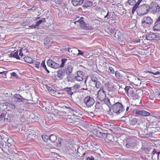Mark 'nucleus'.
Segmentation results:
<instances>
[{
    "instance_id": "a19ab883",
    "label": "nucleus",
    "mask_w": 160,
    "mask_h": 160,
    "mask_svg": "<svg viewBox=\"0 0 160 160\" xmlns=\"http://www.w3.org/2000/svg\"><path fill=\"white\" fill-rule=\"evenodd\" d=\"M43 140L46 142H48L49 140V137L45 135H42V136Z\"/></svg>"
},
{
    "instance_id": "864d4df0",
    "label": "nucleus",
    "mask_w": 160,
    "mask_h": 160,
    "mask_svg": "<svg viewBox=\"0 0 160 160\" xmlns=\"http://www.w3.org/2000/svg\"><path fill=\"white\" fill-rule=\"evenodd\" d=\"M9 113H7V116L5 118L4 120V121H6L7 122H10V118H8Z\"/></svg>"
},
{
    "instance_id": "37998d69",
    "label": "nucleus",
    "mask_w": 160,
    "mask_h": 160,
    "mask_svg": "<svg viewBox=\"0 0 160 160\" xmlns=\"http://www.w3.org/2000/svg\"><path fill=\"white\" fill-rule=\"evenodd\" d=\"M131 96L133 97V99H138L139 98H140L138 94L135 93V92H134Z\"/></svg>"
},
{
    "instance_id": "5701e85b",
    "label": "nucleus",
    "mask_w": 160,
    "mask_h": 160,
    "mask_svg": "<svg viewBox=\"0 0 160 160\" xmlns=\"http://www.w3.org/2000/svg\"><path fill=\"white\" fill-rule=\"evenodd\" d=\"M92 5V2L90 1H85L84 4L82 5V7L83 8H87L91 6Z\"/></svg>"
},
{
    "instance_id": "e2e57ef3",
    "label": "nucleus",
    "mask_w": 160,
    "mask_h": 160,
    "mask_svg": "<svg viewBox=\"0 0 160 160\" xmlns=\"http://www.w3.org/2000/svg\"><path fill=\"white\" fill-rule=\"evenodd\" d=\"M122 72L124 74V77L125 78H127V75H128L129 73L128 72H124L122 71Z\"/></svg>"
},
{
    "instance_id": "412c9836",
    "label": "nucleus",
    "mask_w": 160,
    "mask_h": 160,
    "mask_svg": "<svg viewBox=\"0 0 160 160\" xmlns=\"http://www.w3.org/2000/svg\"><path fill=\"white\" fill-rule=\"evenodd\" d=\"M68 60L66 58H62L61 60V64H59V68H63L65 67L67 65L66 64V63H67Z\"/></svg>"
},
{
    "instance_id": "aec40b11",
    "label": "nucleus",
    "mask_w": 160,
    "mask_h": 160,
    "mask_svg": "<svg viewBox=\"0 0 160 160\" xmlns=\"http://www.w3.org/2000/svg\"><path fill=\"white\" fill-rule=\"evenodd\" d=\"M84 0H72V4L75 6H78L82 4Z\"/></svg>"
},
{
    "instance_id": "bb28decb",
    "label": "nucleus",
    "mask_w": 160,
    "mask_h": 160,
    "mask_svg": "<svg viewBox=\"0 0 160 160\" xmlns=\"http://www.w3.org/2000/svg\"><path fill=\"white\" fill-rule=\"evenodd\" d=\"M51 40L48 38H45L44 40V44L47 46H48L51 45Z\"/></svg>"
},
{
    "instance_id": "13d9d810",
    "label": "nucleus",
    "mask_w": 160,
    "mask_h": 160,
    "mask_svg": "<svg viewBox=\"0 0 160 160\" xmlns=\"http://www.w3.org/2000/svg\"><path fill=\"white\" fill-rule=\"evenodd\" d=\"M135 1V5L138 6L140 4V2L143 0H134Z\"/></svg>"
},
{
    "instance_id": "5fc2aeb1",
    "label": "nucleus",
    "mask_w": 160,
    "mask_h": 160,
    "mask_svg": "<svg viewBox=\"0 0 160 160\" xmlns=\"http://www.w3.org/2000/svg\"><path fill=\"white\" fill-rule=\"evenodd\" d=\"M138 6L135 5L133 7L132 9V13H133L136 9H138Z\"/></svg>"
},
{
    "instance_id": "69168bd1",
    "label": "nucleus",
    "mask_w": 160,
    "mask_h": 160,
    "mask_svg": "<svg viewBox=\"0 0 160 160\" xmlns=\"http://www.w3.org/2000/svg\"><path fill=\"white\" fill-rule=\"evenodd\" d=\"M110 33L112 34H113L115 33V29L114 28H111L109 30Z\"/></svg>"
},
{
    "instance_id": "4c0bfd02",
    "label": "nucleus",
    "mask_w": 160,
    "mask_h": 160,
    "mask_svg": "<svg viewBox=\"0 0 160 160\" xmlns=\"http://www.w3.org/2000/svg\"><path fill=\"white\" fill-rule=\"evenodd\" d=\"M41 65L43 67V68L46 70V71L48 73H50V71H49V70L47 68L45 64V62L44 61H42Z\"/></svg>"
},
{
    "instance_id": "393cba45",
    "label": "nucleus",
    "mask_w": 160,
    "mask_h": 160,
    "mask_svg": "<svg viewBox=\"0 0 160 160\" xmlns=\"http://www.w3.org/2000/svg\"><path fill=\"white\" fill-rule=\"evenodd\" d=\"M137 119L135 118H132L130 120L129 124L132 126H134L138 122Z\"/></svg>"
},
{
    "instance_id": "6e6d98bb",
    "label": "nucleus",
    "mask_w": 160,
    "mask_h": 160,
    "mask_svg": "<svg viewBox=\"0 0 160 160\" xmlns=\"http://www.w3.org/2000/svg\"><path fill=\"white\" fill-rule=\"evenodd\" d=\"M42 22V21L41 19L37 21L36 22V26H37V28L39 26V25Z\"/></svg>"
},
{
    "instance_id": "49530a36",
    "label": "nucleus",
    "mask_w": 160,
    "mask_h": 160,
    "mask_svg": "<svg viewBox=\"0 0 160 160\" xmlns=\"http://www.w3.org/2000/svg\"><path fill=\"white\" fill-rule=\"evenodd\" d=\"M160 153V152H158V153L157 154H155L152 155V158H154L155 159H159V155Z\"/></svg>"
},
{
    "instance_id": "4468645a",
    "label": "nucleus",
    "mask_w": 160,
    "mask_h": 160,
    "mask_svg": "<svg viewBox=\"0 0 160 160\" xmlns=\"http://www.w3.org/2000/svg\"><path fill=\"white\" fill-rule=\"evenodd\" d=\"M152 23L153 20L150 17H144L142 19L141 23L142 24L146 23L148 24H151Z\"/></svg>"
},
{
    "instance_id": "9b49d317",
    "label": "nucleus",
    "mask_w": 160,
    "mask_h": 160,
    "mask_svg": "<svg viewBox=\"0 0 160 160\" xmlns=\"http://www.w3.org/2000/svg\"><path fill=\"white\" fill-rule=\"evenodd\" d=\"M152 30L154 32L160 31V16L158 18L154 23Z\"/></svg>"
},
{
    "instance_id": "603ef678",
    "label": "nucleus",
    "mask_w": 160,
    "mask_h": 160,
    "mask_svg": "<svg viewBox=\"0 0 160 160\" xmlns=\"http://www.w3.org/2000/svg\"><path fill=\"white\" fill-rule=\"evenodd\" d=\"M83 18L81 17L80 19L78 21H76L74 23L75 24H76L77 23L79 22V23L81 24V22H84L83 21Z\"/></svg>"
},
{
    "instance_id": "3c124183",
    "label": "nucleus",
    "mask_w": 160,
    "mask_h": 160,
    "mask_svg": "<svg viewBox=\"0 0 160 160\" xmlns=\"http://www.w3.org/2000/svg\"><path fill=\"white\" fill-rule=\"evenodd\" d=\"M33 62H34L33 63H35L34 67L38 68H39L40 65L39 62L35 60H34Z\"/></svg>"
},
{
    "instance_id": "7ed1b4c3",
    "label": "nucleus",
    "mask_w": 160,
    "mask_h": 160,
    "mask_svg": "<svg viewBox=\"0 0 160 160\" xmlns=\"http://www.w3.org/2000/svg\"><path fill=\"white\" fill-rule=\"evenodd\" d=\"M112 108L113 112L118 114L122 112L125 110L123 106L119 102H117L113 104Z\"/></svg>"
},
{
    "instance_id": "f03ea898",
    "label": "nucleus",
    "mask_w": 160,
    "mask_h": 160,
    "mask_svg": "<svg viewBox=\"0 0 160 160\" xmlns=\"http://www.w3.org/2000/svg\"><path fill=\"white\" fill-rule=\"evenodd\" d=\"M74 69L73 67L71 64H68L63 68H61L57 72V76L59 78H62L65 74L72 73Z\"/></svg>"
},
{
    "instance_id": "39448f33",
    "label": "nucleus",
    "mask_w": 160,
    "mask_h": 160,
    "mask_svg": "<svg viewBox=\"0 0 160 160\" xmlns=\"http://www.w3.org/2000/svg\"><path fill=\"white\" fill-rule=\"evenodd\" d=\"M84 102L88 108H90L95 103V101L92 98L88 96L84 98Z\"/></svg>"
},
{
    "instance_id": "ea45409f",
    "label": "nucleus",
    "mask_w": 160,
    "mask_h": 160,
    "mask_svg": "<svg viewBox=\"0 0 160 160\" xmlns=\"http://www.w3.org/2000/svg\"><path fill=\"white\" fill-rule=\"evenodd\" d=\"M105 103L107 104L109 107H111L112 105V103H111L110 101V99L108 98L105 99L104 100Z\"/></svg>"
},
{
    "instance_id": "cd10ccee",
    "label": "nucleus",
    "mask_w": 160,
    "mask_h": 160,
    "mask_svg": "<svg viewBox=\"0 0 160 160\" xmlns=\"http://www.w3.org/2000/svg\"><path fill=\"white\" fill-rule=\"evenodd\" d=\"M24 59L25 62L30 63H33L34 60H32L31 58L28 57H26L24 58Z\"/></svg>"
},
{
    "instance_id": "ddd939ff",
    "label": "nucleus",
    "mask_w": 160,
    "mask_h": 160,
    "mask_svg": "<svg viewBox=\"0 0 160 160\" xmlns=\"http://www.w3.org/2000/svg\"><path fill=\"white\" fill-rule=\"evenodd\" d=\"M106 97V92L103 89L99 91L98 93V97L100 101H102L104 100Z\"/></svg>"
},
{
    "instance_id": "bf43d9fd",
    "label": "nucleus",
    "mask_w": 160,
    "mask_h": 160,
    "mask_svg": "<svg viewBox=\"0 0 160 160\" xmlns=\"http://www.w3.org/2000/svg\"><path fill=\"white\" fill-rule=\"evenodd\" d=\"M109 71L111 73L113 74L114 73V70L113 69L112 67H110L109 68Z\"/></svg>"
},
{
    "instance_id": "a18cd8bd",
    "label": "nucleus",
    "mask_w": 160,
    "mask_h": 160,
    "mask_svg": "<svg viewBox=\"0 0 160 160\" xmlns=\"http://www.w3.org/2000/svg\"><path fill=\"white\" fill-rule=\"evenodd\" d=\"M75 79L78 81H82L83 80V78L80 76H75Z\"/></svg>"
},
{
    "instance_id": "72a5a7b5",
    "label": "nucleus",
    "mask_w": 160,
    "mask_h": 160,
    "mask_svg": "<svg viewBox=\"0 0 160 160\" xmlns=\"http://www.w3.org/2000/svg\"><path fill=\"white\" fill-rule=\"evenodd\" d=\"M50 1L51 2H52L53 4L56 6L57 5L60 4L61 3V1L59 0H50Z\"/></svg>"
},
{
    "instance_id": "c03bdc74",
    "label": "nucleus",
    "mask_w": 160,
    "mask_h": 160,
    "mask_svg": "<svg viewBox=\"0 0 160 160\" xmlns=\"http://www.w3.org/2000/svg\"><path fill=\"white\" fill-rule=\"evenodd\" d=\"M18 51H17L14 53H13V58H16L17 59H20V57L18 55Z\"/></svg>"
},
{
    "instance_id": "9d476101",
    "label": "nucleus",
    "mask_w": 160,
    "mask_h": 160,
    "mask_svg": "<svg viewBox=\"0 0 160 160\" xmlns=\"http://www.w3.org/2000/svg\"><path fill=\"white\" fill-rule=\"evenodd\" d=\"M93 143L90 141H88L84 143L83 147L85 149H89L90 150L95 151L96 148L92 145Z\"/></svg>"
},
{
    "instance_id": "f704fd0d",
    "label": "nucleus",
    "mask_w": 160,
    "mask_h": 160,
    "mask_svg": "<svg viewBox=\"0 0 160 160\" xmlns=\"http://www.w3.org/2000/svg\"><path fill=\"white\" fill-rule=\"evenodd\" d=\"M138 125L140 124V126L144 130L146 129L147 128H148L147 126V123L141 122L140 123H139V122H138Z\"/></svg>"
},
{
    "instance_id": "58836bf2",
    "label": "nucleus",
    "mask_w": 160,
    "mask_h": 160,
    "mask_svg": "<svg viewBox=\"0 0 160 160\" xmlns=\"http://www.w3.org/2000/svg\"><path fill=\"white\" fill-rule=\"evenodd\" d=\"M7 106L12 109H15L16 107L12 103H7L6 104Z\"/></svg>"
},
{
    "instance_id": "1a4fd4ad",
    "label": "nucleus",
    "mask_w": 160,
    "mask_h": 160,
    "mask_svg": "<svg viewBox=\"0 0 160 160\" xmlns=\"http://www.w3.org/2000/svg\"><path fill=\"white\" fill-rule=\"evenodd\" d=\"M134 112L137 115L144 117L148 116L150 115V113L149 112L144 110H140L138 109H135Z\"/></svg>"
},
{
    "instance_id": "c9c22d12",
    "label": "nucleus",
    "mask_w": 160,
    "mask_h": 160,
    "mask_svg": "<svg viewBox=\"0 0 160 160\" xmlns=\"http://www.w3.org/2000/svg\"><path fill=\"white\" fill-rule=\"evenodd\" d=\"M102 127L103 128L106 129H110L111 127V125L109 124L103 123L101 125Z\"/></svg>"
},
{
    "instance_id": "c756f323",
    "label": "nucleus",
    "mask_w": 160,
    "mask_h": 160,
    "mask_svg": "<svg viewBox=\"0 0 160 160\" xmlns=\"http://www.w3.org/2000/svg\"><path fill=\"white\" fill-rule=\"evenodd\" d=\"M96 134L98 137L102 138L105 137L106 133L105 132H101L98 130L96 131Z\"/></svg>"
},
{
    "instance_id": "0e129e2a",
    "label": "nucleus",
    "mask_w": 160,
    "mask_h": 160,
    "mask_svg": "<svg viewBox=\"0 0 160 160\" xmlns=\"http://www.w3.org/2000/svg\"><path fill=\"white\" fill-rule=\"evenodd\" d=\"M66 108H67L69 109V110H70L72 111L76 112L77 110L76 109L74 108L66 106Z\"/></svg>"
},
{
    "instance_id": "680f3d73",
    "label": "nucleus",
    "mask_w": 160,
    "mask_h": 160,
    "mask_svg": "<svg viewBox=\"0 0 160 160\" xmlns=\"http://www.w3.org/2000/svg\"><path fill=\"white\" fill-rule=\"evenodd\" d=\"M99 152H98L97 154V157H98V156L100 157V158L101 157V156L102 154V152H101V150L100 149L98 150Z\"/></svg>"
},
{
    "instance_id": "8fccbe9b",
    "label": "nucleus",
    "mask_w": 160,
    "mask_h": 160,
    "mask_svg": "<svg viewBox=\"0 0 160 160\" xmlns=\"http://www.w3.org/2000/svg\"><path fill=\"white\" fill-rule=\"evenodd\" d=\"M95 86L96 88H99L101 85V83L100 81H98L95 83Z\"/></svg>"
},
{
    "instance_id": "4be33fe9",
    "label": "nucleus",
    "mask_w": 160,
    "mask_h": 160,
    "mask_svg": "<svg viewBox=\"0 0 160 160\" xmlns=\"http://www.w3.org/2000/svg\"><path fill=\"white\" fill-rule=\"evenodd\" d=\"M72 87H67L63 88L62 90L66 92L68 94H69L71 96L74 93L72 91Z\"/></svg>"
},
{
    "instance_id": "a878e982",
    "label": "nucleus",
    "mask_w": 160,
    "mask_h": 160,
    "mask_svg": "<svg viewBox=\"0 0 160 160\" xmlns=\"http://www.w3.org/2000/svg\"><path fill=\"white\" fill-rule=\"evenodd\" d=\"M115 75L116 78L118 79H122L123 76H124V74L122 72V71L121 72H120L118 71L115 72Z\"/></svg>"
},
{
    "instance_id": "338daca9",
    "label": "nucleus",
    "mask_w": 160,
    "mask_h": 160,
    "mask_svg": "<svg viewBox=\"0 0 160 160\" xmlns=\"http://www.w3.org/2000/svg\"><path fill=\"white\" fill-rule=\"evenodd\" d=\"M77 75L78 76H80L82 75V72L81 71H77Z\"/></svg>"
},
{
    "instance_id": "de8ad7c7",
    "label": "nucleus",
    "mask_w": 160,
    "mask_h": 160,
    "mask_svg": "<svg viewBox=\"0 0 160 160\" xmlns=\"http://www.w3.org/2000/svg\"><path fill=\"white\" fill-rule=\"evenodd\" d=\"M8 72V71H4L2 70V71L0 72V74L2 75V76H0V77H2L5 78V76H6V74Z\"/></svg>"
},
{
    "instance_id": "2f4dec72",
    "label": "nucleus",
    "mask_w": 160,
    "mask_h": 160,
    "mask_svg": "<svg viewBox=\"0 0 160 160\" xmlns=\"http://www.w3.org/2000/svg\"><path fill=\"white\" fill-rule=\"evenodd\" d=\"M105 137H106L107 139H108L109 141H110L112 142H113L114 141V137L113 136L110 135V134H108L106 135Z\"/></svg>"
},
{
    "instance_id": "6ab92c4d",
    "label": "nucleus",
    "mask_w": 160,
    "mask_h": 160,
    "mask_svg": "<svg viewBox=\"0 0 160 160\" xmlns=\"http://www.w3.org/2000/svg\"><path fill=\"white\" fill-rule=\"evenodd\" d=\"M67 75L66 78L68 82H73L74 81L75 77L72 73L66 74Z\"/></svg>"
},
{
    "instance_id": "20e7f679",
    "label": "nucleus",
    "mask_w": 160,
    "mask_h": 160,
    "mask_svg": "<svg viewBox=\"0 0 160 160\" xmlns=\"http://www.w3.org/2000/svg\"><path fill=\"white\" fill-rule=\"evenodd\" d=\"M158 128H157L153 127L147 128V129L144 130L143 135L147 137H152L153 134L158 131Z\"/></svg>"
},
{
    "instance_id": "6e6552de",
    "label": "nucleus",
    "mask_w": 160,
    "mask_h": 160,
    "mask_svg": "<svg viewBox=\"0 0 160 160\" xmlns=\"http://www.w3.org/2000/svg\"><path fill=\"white\" fill-rule=\"evenodd\" d=\"M151 7L152 8L153 14L158 13L160 14V6L156 2H152Z\"/></svg>"
},
{
    "instance_id": "e433bc0d",
    "label": "nucleus",
    "mask_w": 160,
    "mask_h": 160,
    "mask_svg": "<svg viewBox=\"0 0 160 160\" xmlns=\"http://www.w3.org/2000/svg\"><path fill=\"white\" fill-rule=\"evenodd\" d=\"M7 112H2L0 115V119L2 120H4L5 118L7 116Z\"/></svg>"
},
{
    "instance_id": "09e8293b",
    "label": "nucleus",
    "mask_w": 160,
    "mask_h": 160,
    "mask_svg": "<svg viewBox=\"0 0 160 160\" xmlns=\"http://www.w3.org/2000/svg\"><path fill=\"white\" fill-rule=\"evenodd\" d=\"M128 2L130 5L132 6H134L136 3L134 0H128Z\"/></svg>"
},
{
    "instance_id": "f257e3e1",
    "label": "nucleus",
    "mask_w": 160,
    "mask_h": 160,
    "mask_svg": "<svg viewBox=\"0 0 160 160\" xmlns=\"http://www.w3.org/2000/svg\"><path fill=\"white\" fill-rule=\"evenodd\" d=\"M152 2L151 3L150 5L148 4H143L139 6L137 10L138 15L139 16H142L147 14L149 11H151L153 13L152 8L151 6Z\"/></svg>"
},
{
    "instance_id": "774afa93",
    "label": "nucleus",
    "mask_w": 160,
    "mask_h": 160,
    "mask_svg": "<svg viewBox=\"0 0 160 160\" xmlns=\"http://www.w3.org/2000/svg\"><path fill=\"white\" fill-rule=\"evenodd\" d=\"M87 160H94V158L92 156H91L90 157H88L87 158Z\"/></svg>"
},
{
    "instance_id": "c85d7f7f",
    "label": "nucleus",
    "mask_w": 160,
    "mask_h": 160,
    "mask_svg": "<svg viewBox=\"0 0 160 160\" xmlns=\"http://www.w3.org/2000/svg\"><path fill=\"white\" fill-rule=\"evenodd\" d=\"M121 35V33L119 31H118L114 33V37L119 41H120Z\"/></svg>"
},
{
    "instance_id": "473e14b6",
    "label": "nucleus",
    "mask_w": 160,
    "mask_h": 160,
    "mask_svg": "<svg viewBox=\"0 0 160 160\" xmlns=\"http://www.w3.org/2000/svg\"><path fill=\"white\" fill-rule=\"evenodd\" d=\"M80 85L78 84H76L73 86L72 87V91H74V92H75V91L77 89L80 88Z\"/></svg>"
},
{
    "instance_id": "f8f14e48",
    "label": "nucleus",
    "mask_w": 160,
    "mask_h": 160,
    "mask_svg": "<svg viewBox=\"0 0 160 160\" xmlns=\"http://www.w3.org/2000/svg\"><path fill=\"white\" fill-rule=\"evenodd\" d=\"M146 39L147 40H151L152 39H155L157 40H159L160 39V38L159 36L154 33L147 34L146 36Z\"/></svg>"
},
{
    "instance_id": "7c9ffc66",
    "label": "nucleus",
    "mask_w": 160,
    "mask_h": 160,
    "mask_svg": "<svg viewBox=\"0 0 160 160\" xmlns=\"http://www.w3.org/2000/svg\"><path fill=\"white\" fill-rule=\"evenodd\" d=\"M57 140V137L56 136L52 134L49 136V141L52 142H54Z\"/></svg>"
},
{
    "instance_id": "a211bd4d",
    "label": "nucleus",
    "mask_w": 160,
    "mask_h": 160,
    "mask_svg": "<svg viewBox=\"0 0 160 160\" xmlns=\"http://www.w3.org/2000/svg\"><path fill=\"white\" fill-rule=\"evenodd\" d=\"M13 98L15 101L18 102H23L26 100L25 99L23 98L21 96L18 94L15 95L13 97Z\"/></svg>"
},
{
    "instance_id": "052dcab7",
    "label": "nucleus",
    "mask_w": 160,
    "mask_h": 160,
    "mask_svg": "<svg viewBox=\"0 0 160 160\" xmlns=\"http://www.w3.org/2000/svg\"><path fill=\"white\" fill-rule=\"evenodd\" d=\"M95 108L97 109H99L100 108V103L98 102H96L95 106Z\"/></svg>"
},
{
    "instance_id": "79ce46f5",
    "label": "nucleus",
    "mask_w": 160,
    "mask_h": 160,
    "mask_svg": "<svg viewBox=\"0 0 160 160\" xmlns=\"http://www.w3.org/2000/svg\"><path fill=\"white\" fill-rule=\"evenodd\" d=\"M74 50H75V51L76 52H78V53H73L74 55H77V56L79 55H82L83 54V52L82 51L78 50L77 49H75Z\"/></svg>"
},
{
    "instance_id": "0eeeda50",
    "label": "nucleus",
    "mask_w": 160,
    "mask_h": 160,
    "mask_svg": "<svg viewBox=\"0 0 160 160\" xmlns=\"http://www.w3.org/2000/svg\"><path fill=\"white\" fill-rule=\"evenodd\" d=\"M58 61H55L54 60L49 59L47 61L48 66L54 69H57L59 68V64L57 62Z\"/></svg>"
},
{
    "instance_id": "b1692460",
    "label": "nucleus",
    "mask_w": 160,
    "mask_h": 160,
    "mask_svg": "<svg viewBox=\"0 0 160 160\" xmlns=\"http://www.w3.org/2000/svg\"><path fill=\"white\" fill-rule=\"evenodd\" d=\"M36 132L33 130H28L27 131V134L31 136V138H35L36 136Z\"/></svg>"
},
{
    "instance_id": "2eb2a0df",
    "label": "nucleus",
    "mask_w": 160,
    "mask_h": 160,
    "mask_svg": "<svg viewBox=\"0 0 160 160\" xmlns=\"http://www.w3.org/2000/svg\"><path fill=\"white\" fill-rule=\"evenodd\" d=\"M124 89L125 92L128 96L130 95L131 96L135 92H134V89L130 86H126Z\"/></svg>"
},
{
    "instance_id": "f3484780",
    "label": "nucleus",
    "mask_w": 160,
    "mask_h": 160,
    "mask_svg": "<svg viewBox=\"0 0 160 160\" xmlns=\"http://www.w3.org/2000/svg\"><path fill=\"white\" fill-rule=\"evenodd\" d=\"M82 146L79 147L77 149L78 156L82 157L85 154V152Z\"/></svg>"
},
{
    "instance_id": "4d7b16f0",
    "label": "nucleus",
    "mask_w": 160,
    "mask_h": 160,
    "mask_svg": "<svg viewBox=\"0 0 160 160\" xmlns=\"http://www.w3.org/2000/svg\"><path fill=\"white\" fill-rule=\"evenodd\" d=\"M91 79L92 81L95 83L98 81V79L96 77H95L94 76H92L91 77Z\"/></svg>"
},
{
    "instance_id": "423d86ee",
    "label": "nucleus",
    "mask_w": 160,
    "mask_h": 160,
    "mask_svg": "<svg viewBox=\"0 0 160 160\" xmlns=\"http://www.w3.org/2000/svg\"><path fill=\"white\" fill-rule=\"evenodd\" d=\"M136 141L133 139H129L127 141L125 146L128 149H133L136 146Z\"/></svg>"
},
{
    "instance_id": "dca6fc26",
    "label": "nucleus",
    "mask_w": 160,
    "mask_h": 160,
    "mask_svg": "<svg viewBox=\"0 0 160 160\" xmlns=\"http://www.w3.org/2000/svg\"><path fill=\"white\" fill-rule=\"evenodd\" d=\"M81 28L86 30H93V28L91 25L86 24L84 22H81L80 24Z\"/></svg>"
}]
</instances>
